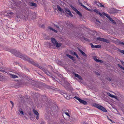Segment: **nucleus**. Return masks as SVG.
Instances as JSON below:
<instances>
[{
    "mask_svg": "<svg viewBox=\"0 0 124 124\" xmlns=\"http://www.w3.org/2000/svg\"><path fill=\"white\" fill-rule=\"evenodd\" d=\"M10 52L16 56L20 57L24 60L26 59V58H27V56H26L22 54L15 49L10 50Z\"/></svg>",
    "mask_w": 124,
    "mask_h": 124,
    "instance_id": "f257e3e1",
    "label": "nucleus"
},
{
    "mask_svg": "<svg viewBox=\"0 0 124 124\" xmlns=\"http://www.w3.org/2000/svg\"><path fill=\"white\" fill-rule=\"evenodd\" d=\"M93 106L97 108L99 110L102 111L103 112H107V111L106 109L102 106L99 105V104L94 103L93 104Z\"/></svg>",
    "mask_w": 124,
    "mask_h": 124,
    "instance_id": "f03ea898",
    "label": "nucleus"
},
{
    "mask_svg": "<svg viewBox=\"0 0 124 124\" xmlns=\"http://www.w3.org/2000/svg\"><path fill=\"white\" fill-rule=\"evenodd\" d=\"M108 11L110 13L114 14L118 13V10L114 8H111L108 9Z\"/></svg>",
    "mask_w": 124,
    "mask_h": 124,
    "instance_id": "7ed1b4c3",
    "label": "nucleus"
},
{
    "mask_svg": "<svg viewBox=\"0 0 124 124\" xmlns=\"http://www.w3.org/2000/svg\"><path fill=\"white\" fill-rule=\"evenodd\" d=\"M63 82L64 84L67 88L68 89L71 90H72L73 88L72 87L70 84L66 80L64 79Z\"/></svg>",
    "mask_w": 124,
    "mask_h": 124,
    "instance_id": "20e7f679",
    "label": "nucleus"
},
{
    "mask_svg": "<svg viewBox=\"0 0 124 124\" xmlns=\"http://www.w3.org/2000/svg\"><path fill=\"white\" fill-rule=\"evenodd\" d=\"M74 98L78 100L79 102L81 103H82L85 105H87V102L84 100H82L80 98L77 96H75Z\"/></svg>",
    "mask_w": 124,
    "mask_h": 124,
    "instance_id": "39448f33",
    "label": "nucleus"
},
{
    "mask_svg": "<svg viewBox=\"0 0 124 124\" xmlns=\"http://www.w3.org/2000/svg\"><path fill=\"white\" fill-rule=\"evenodd\" d=\"M13 14L14 13L13 12H9L8 11L4 12L3 15L6 16L7 17H11V16L13 15Z\"/></svg>",
    "mask_w": 124,
    "mask_h": 124,
    "instance_id": "423d86ee",
    "label": "nucleus"
},
{
    "mask_svg": "<svg viewBox=\"0 0 124 124\" xmlns=\"http://www.w3.org/2000/svg\"><path fill=\"white\" fill-rule=\"evenodd\" d=\"M26 59L24 60L28 61L31 64H32L33 65L36 66L38 64L34 62H33L32 60L31 59H30V58H28L27 56V58Z\"/></svg>",
    "mask_w": 124,
    "mask_h": 124,
    "instance_id": "0eeeda50",
    "label": "nucleus"
},
{
    "mask_svg": "<svg viewBox=\"0 0 124 124\" xmlns=\"http://www.w3.org/2000/svg\"><path fill=\"white\" fill-rule=\"evenodd\" d=\"M64 11L65 12V13H66L67 14L69 15L71 17H72L73 16V15H72L71 11L69 10V9L68 8H65L64 9Z\"/></svg>",
    "mask_w": 124,
    "mask_h": 124,
    "instance_id": "6e6552de",
    "label": "nucleus"
},
{
    "mask_svg": "<svg viewBox=\"0 0 124 124\" xmlns=\"http://www.w3.org/2000/svg\"><path fill=\"white\" fill-rule=\"evenodd\" d=\"M57 107V106H56ZM50 109H51V111L52 113H53L55 112L56 111V107L55 106H53L50 107Z\"/></svg>",
    "mask_w": 124,
    "mask_h": 124,
    "instance_id": "1a4fd4ad",
    "label": "nucleus"
},
{
    "mask_svg": "<svg viewBox=\"0 0 124 124\" xmlns=\"http://www.w3.org/2000/svg\"><path fill=\"white\" fill-rule=\"evenodd\" d=\"M50 108V107H47L46 108L45 113H47V114H49L50 113L51 115L53 116L52 113V112L51 111V109Z\"/></svg>",
    "mask_w": 124,
    "mask_h": 124,
    "instance_id": "9d476101",
    "label": "nucleus"
},
{
    "mask_svg": "<svg viewBox=\"0 0 124 124\" xmlns=\"http://www.w3.org/2000/svg\"><path fill=\"white\" fill-rule=\"evenodd\" d=\"M90 45L91 46V47L93 48H100L101 46L100 45L94 46L92 43H90Z\"/></svg>",
    "mask_w": 124,
    "mask_h": 124,
    "instance_id": "9b49d317",
    "label": "nucleus"
},
{
    "mask_svg": "<svg viewBox=\"0 0 124 124\" xmlns=\"http://www.w3.org/2000/svg\"><path fill=\"white\" fill-rule=\"evenodd\" d=\"M53 44L57 47H59L62 45V44L61 43H58L57 41L54 43Z\"/></svg>",
    "mask_w": 124,
    "mask_h": 124,
    "instance_id": "f8f14e48",
    "label": "nucleus"
},
{
    "mask_svg": "<svg viewBox=\"0 0 124 124\" xmlns=\"http://www.w3.org/2000/svg\"><path fill=\"white\" fill-rule=\"evenodd\" d=\"M33 112L37 116L36 119L38 120L39 119V113L36 110L33 109Z\"/></svg>",
    "mask_w": 124,
    "mask_h": 124,
    "instance_id": "ddd939ff",
    "label": "nucleus"
},
{
    "mask_svg": "<svg viewBox=\"0 0 124 124\" xmlns=\"http://www.w3.org/2000/svg\"><path fill=\"white\" fill-rule=\"evenodd\" d=\"M30 16L31 19L33 20L36 18V13L34 12L32 13H31Z\"/></svg>",
    "mask_w": 124,
    "mask_h": 124,
    "instance_id": "4468645a",
    "label": "nucleus"
},
{
    "mask_svg": "<svg viewBox=\"0 0 124 124\" xmlns=\"http://www.w3.org/2000/svg\"><path fill=\"white\" fill-rule=\"evenodd\" d=\"M57 8L58 10L60 11L62 13H63L64 14L65 13L64 10H63L59 5H57Z\"/></svg>",
    "mask_w": 124,
    "mask_h": 124,
    "instance_id": "2eb2a0df",
    "label": "nucleus"
},
{
    "mask_svg": "<svg viewBox=\"0 0 124 124\" xmlns=\"http://www.w3.org/2000/svg\"><path fill=\"white\" fill-rule=\"evenodd\" d=\"M93 10L94 12H96V14L99 15L101 16L102 17L103 16L101 14L99 11L97 10L96 9H94Z\"/></svg>",
    "mask_w": 124,
    "mask_h": 124,
    "instance_id": "dca6fc26",
    "label": "nucleus"
},
{
    "mask_svg": "<svg viewBox=\"0 0 124 124\" xmlns=\"http://www.w3.org/2000/svg\"><path fill=\"white\" fill-rule=\"evenodd\" d=\"M78 49L84 56L86 57H87V55L86 54L81 50L79 48H78Z\"/></svg>",
    "mask_w": 124,
    "mask_h": 124,
    "instance_id": "f3484780",
    "label": "nucleus"
},
{
    "mask_svg": "<svg viewBox=\"0 0 124 124\" xmlns=\"http://www.w3.org/2000/svg\"><path fill=\"white\" fill-rule=\"evenodd\" d=\"M75 77H77L80 80H82L83 79L82 77L79 75L77 74H75Z\"/></svg>",
    "mask_w": 124,
    "mask_h": 124,
    "instance_id": "a211bd4d",
    "label": "nucleus"
},
{
    "mask_svg": "<svg viewBox=\"0 0 124 124\" xmlns=\"http://www.w3.org/2000/svg\"><path fill=\"white\" fill-rule=\"evenodd\" d=\"M29 5L30 6L36 7L37 6V4L35 3L34 2H30Z\"/></svg>",
    "mask_w": 124,
    "mask_h": 124,
    "instance_id": "6ab92c4d",
    "label": "nucleus"
},
{
    "mask_svg": "<svg viewBox=\"0 0 124 124\" xmlns=\"http://www.w3.org/2000/svg\"><path fill=\"white\" fill-rule=\"evenodd\" d=\"M97 5L98 6L100 7H103L104 8L105 6L103 5H102V4L99 2H98L97 3Z\"/></svg>",
    "mask_w": 124,
    "mask_h": 124,
    "instance_id": "aec40b11",
    "label": "nucleus"
},
{
    "mask_svg": "<svg viewBox=\"0 0 124 124\" xmlns=\"http://www.w3.org/2000/svg\"><path fill=\"white\" fill-rule=\"evenodd\" d=\"M45 118L46 119H48V120H49L50 119V117L49 115L46 114L45 116Z\"/></svg>",
    "mask_w": 124,
    "mask_h": 124,
    "instance_id": "412c9836",
    "label": "nucleus"
},
{
    "mask_svg": "<svg viewBox=\"0 0 124 124\" xmlns=\"http://www.w3.org/2000/svg\"><path fill=\"white\" fill-rule=\"evenodd\" d=\"M102 41L105 42L107 43H110V41L109 40L104 38H103Z\"/></svg>",
    "mask_w": 124,
    "mask_h": 124,
    "instance_id": "4be33fe9",
    "label": "nucleus"
},
{
    "mask_svg": "<svg viewBox=\"0 0 124 124\" xmlns=\"http://www.w3.org/2000/svg\"><path fill=\"white\" fill-rule=\"evenodd\" d=\"M10 76L11 77L13 78H18V77L17 76L13 74H10Z\"/></svg>",
    "mask_w": 124,
    "mask_h": 124,
    "instance_id": "5701e85b",
    "label": "nucleus"
},
{
    "mask_svg": "<svg viewBox=\"0 0 124 124\" xmlns=\"http://www.w3.org/2000/svg\"><path fill=\"white\" fill-rule=\"evenodd\" d=\"M51 39L52 42L53 44L57 41L56 40L53 38H51Z\"/></svg>",
    "mask_w": 124,
    "mask_h": 124,
    "instance_id": "b1692460",
    "label": "nucleus"
},
{
    "mask_svg": "<svg viewBox=\"0 0 124 124\" xmlns=\"http://www.w3.org/2000/svg\"><path fill=\"white\" fill-rule=\"evenodd\" d=\"M76 13L81 17H82V14L79 11H78V10L76 12Z\"/></svg>",
    "mask_w": 124,
    "mask_h": 124,
    "instance_id": "393cba45",
    "label": "nucleus"
},
{
    "mask_svg": "<svg viewBox=\"0 0 124 124\" xmlns=\"http://www.w3.org/2000/svg\"><path fill=\"white\" fill-rule=\"evenodd\" d=\"M35 116L33 114L30 116V118L31 120H32V119L34 120V119H35Z\"/></svg>",
    "mask_w": 124,
    "mask_h": 124,
    "instance_id": "a878e982",
    "label": "nucleus"
},
{
    "mask_svg": "<svg viewBox=\"0 0 124 124\" xmlns=\"http://www.w3.org/2000/svg\"><path fill=\"white\" fill-rule=\"evenodd\" d=\"M71 8L73 9L74 11H75L76 12L78 10L75 7H74L72 6L71 5L70 6Z\"/></svg>",
    "mask_w": 124,
    "mask_h": 124,
    "instance_id": "bb28decb",
    "label": "nucleus"
},
{
    "mask_svg": "<svg viewBox=\"0 0 124 124\" xmlns=\"http://www.w3.org/2000/svg\"><path fill=\"white\" fill-rule=\"evenodd\" d=\"M47 46V47H48L49 48H51V46H52V44L49 43H47L46 44Z\"/></svg>",
    "mask_w": 124,
    "mask_h": 124,
    "instance_id": "cd10ccee",
    "label": "nucleus"
},
{
    "mask_svg": "<svg viewBox=\"0 0 124 124\" xmlns=\"http://www.w3.org/2000/svg\"><path fill=\"white\" fill-rule=\"evenodd\" d=\"M82 7H83L85 9L87 10V11H91V10L90 9H88V8H87L86 7H85V6L84 5H83Z\"/></svg>",
    "mask_w": 124,
    "mask_h": 124,
    "instance_id": "c85d7f7f",
    "label": "nucleus"
},
{
    "mask_svg": "<svg viewBox=\"0 0 124 124\" xmlns=\"http://www.w3.org/2000/svg\"><path fill=\"white\" fill-rule=\"evenodd\" d=\"M102 14L104 16H106L107 18H108L109 16L108 14H106L105 13L103 12L102 13Z\"/></svg>",
    "mask_w": 124,
    "mask_h": 124,
    "instance_id": "c756f323",
    "label": "nucleus"
},
{
    "mask_svg": "<svg viewBox=\"0 0 124 124\" xmlns=\"http://www.w3.org/2000/svg\"><path fill=\"white\" fill-rule=\"evenodd\" d=\"M103 38L100 37H98L97 38V40L102 41H103Z\"/></svg>",
    "mask_w": 124,
    "mask_h": 124,
    "instance_id": "7c9ffc66",
    "label": "nucleus"
},
{
    "mask_svg": "<svg viewBox=\"0 0 124 124\" xmlns=\"http://www.w3.org/2000/svg\"><path fill=\"white\" fill-rule=\"evenodd\" d=\"M110 21H111L113 23H114V24H116V22H115V21L114 20H113L112 18L110 20Z\"/></svg>",
    "mask_w": 124,
    "mask_h": 124,
    "instance_id": "2f4dec72",
    "label": "nucleus"
},
{
    "mask_svg": "<svg viewBox=\"0 0 124 124\" xmlns=\"http://www.w3.org/2000/svg\"><path fill=\"white\" fill-rule=\"evenodd\" d=\"M43 71L45 73V74H47V72H48V70L47 69L44 68L43 70Z\"/></svg>",
    "mask_w": 124,
    "mask_h": 124,
    "instance_id": "473e14b6",
    "label": "nucleus"
},
{
    "mask_svg": "<svg viewBox=\"0 0 124 124\" xmlns=\"http://www.w3.org/2000/svg\"><path fill=\"white\" fill-rule=\"evenodd\" d=\"M66 55L67 57H68L71 59L73 58L72 56L68 54H66Z\"/></svg>",
    "mask_w": 124,
    "mask_h": 124,
    "instance_id": "72a5a7b5",
    "label": "nucleus"
},
{
    "mask_svg": "<svg viewBox=\"0 0 124 124\" xmlns=\"http://www.w3.org/2000/svg\"><path fill=\"white\" fill-rule=\"evenodd\" d=\"M106 79L108 80V81H109L110 82L111 81V79H110V78L108 76L107 77H106Z\"/></svg>",
    "mask_w": 124,
    "mask_h": 124,
    "instance_id": "f704fd0d",
    "label": "nucleus"
},
{
    "mask_svg": "<svg viewBox=\"0 0 124 124\" xmlns=\"http://www.w3.org/2000/svg\"><path fill=\"white\" fill-rule=\"evenodd\" d=\"M47 73V74H46L48 76H50V77L51 76H52V73L51 72H50L48 71Z\"/></svg>",
    "mask_w": 124,
    "mask_h": 124,
    "instance_id": "c9c22d12",
    "label": "nucleus"
},
{
    "mask_svg": "<svg viewBox=\"0 0 124 124\" xmlns=\"http://www.w3.org/2000/svg\"><path fill=\"white\" fill-rule=\"evenodd\" d=\"M117 66L121 69H122L123 70H124V67L121 66L120 64H117Z\"/></svg>",
    "mask_w": 124,
    "mask_h": 124,
    "instance_id": "e433bc0d",
    "label": "nucleus"
},
{
    "mask_svg": "<svg viewBox=\"0 0 124 124\" xmlns=\"http://www.w3.org/2000/svg\"><path fill=\"white\" fill-rule=\"evenodd\" d=\"M118 43L119 44L123 45L124 46V43L121 41H118Z\"/></svg>",
    "mask_w": 124,
    "mask_h": 124,
    "instance_id": "4c0bfd02",
    "label": "nucleus"
},
{
    "mask_svg": "<svg viewBox=\"0 0 124 124\" xmlns=\"http://www.w3.org/2000/svg\"><path fill=\"white\" fill-rule=\"evenodd\" d=\"M119 51L122 53L124 55V50H121L120 49L119 50Z\"/></svg>",
    "mask_w": 124,
    "mask_h": 124,
    "instance_id": "58836bf2",
    "label": "nucleus"
},
{
    "mask_svg": "<svg viewBox=\"0 0 124 124\" xmlns=\"http://www.w3.org/2000/svg\"><path fill=\"white\" fill-rule=\"evenodd\" d=\"M10 103L12 105V107L11 108V109H12V108H13L14 106V104L13 103V102L11 101H10Z\"/></svg>",
    "mask_w": 124,
    "mask_h": 124,
    "instance_id": "ea45409f",
    "label": "nucleus"
},
{
    "mask_svg": "<svg viewBox=\"0 0 124 124\" xmlns=\"http://www.w3.org/2000/svg\"><path fill=\"white\" fill-rule=\"evenodd\" d=\"M94 59L96 62H98L99 60V59H97L96 58V57H94Z\"/></svg>",
    "mask_w": 124,
    "mask_h": 124,
    "instance_id": "a19ab883",
    "label": "nucleus"
},
{
    "mask_svg": "<svg viewBox=\"0 0 124 124\" xmlns=\"http://www.w3.org/2000/svg\"><path fill=\"white\" fill-rule=\"evenodd\" d=\"M68 93H67L66 92L64 94H63V95L66 98V96H67L68 95Z\"/></svg>",
    "mask_w": 124,
    "mask_h": 124,
    "instance_id": "79ce46f5",
    "label": "nucleus"
},
{
    "mask_svg": "<svg viewBox=\"0 0 124 124\" xmlns=\"http://www.w3.org/2000/svg\"><path fill=\"white\" fill-rule=\"evenodd\" d=\"M68 95L66 97V98L67 100H69L70 99V95L68 94Z\"/></svg>",
    "mask_w": 124,
    "mask_h": 124,
    "instance_id": "37998d69",
    "label": "nucleus"
},
{
    "mask_svg": "<svg viewBox=\"0 0 124 124\" xmlns=\"http://www.w3.org/2000/svg\"><path fill=\"white\" fill-rule=\"evenodd\" d=\"M71 54L72 55L76 56L77 54L75 52L73 53L72 52L71 53Z\"/></svg>",
    "mask_w": 124,
    "mask_h": 124,
    "instance_id": "c03bdc74",
    "label": "nucleus"
},
{
    "mask_svg": "<svg viewBox=\"0 0 124 124\" xmlns=\"http://www.w3.org/2000/svg\"><path fill=\"white\" fill-rule=\"evenodd\" d=\"M47 88L48 89H54V87H52V86L50 87L49 86H47Z\"/></svg>",
    "mask_w": 124,
    "mask_h": 124,
    "instance_id": "a18cd8bd",
    "label": "nucleus"
},
{
    "mask_svg": "<svg viewBox=\"0 0 124 124\" xmlns=\"http://www.w3.org/2000/svg\"><path fill=\"white\" fill-rule=\"evenodd\" d=\"M66 92L64 91H62L60 92L63 95V94H64Z\"/></svg>",
    "mask_w": 124,
    "mask_h": 124,
    "instance_id": "49530a36",
    "label": "nucleus"
},
{
    "mask_svg": "<svg viewBox=\"0 0 124 124\" xmlns=\"http://www.w3.org/2000/svg\"><path fill=\"white\" fill-rule=\"evenodd\" d=\"M48 28L49 29H50V30L53 31V29L52 27H51L50 26H48Z\"/></svg>",
    "mask_w": 124,
    "mask_h": 124,
    "instance_id": "de8ad7c7",
    "label": "nucleus"
},
{
    "mask_svg": "<svg viewBox=\"0 0 124 124\" xmlns=\"http://www.w3.org/2000/svg\"><path fill=\"white\" fill-rule=\"evenodd\" d=\"M26 16H23V17L24 19H25V21L27 20L28 19L27 17H26Z\"/></svg>",
    "mask_w": 124,
    "mask_h": 124,
    "instance_id": "09e8293b",
    "label": "nucleus"
},
{
    "mask_svg": "<svg viewBox=\"0 0 124 124\" xmlns=\"http://www.w3.org/2000/svg\"><path fill=\"white\" fill-rule=\"evenodd\" d=\"M65 113L67 116H68L69 117V118L70 117V115L67 112H66Z\"/></svg>",
    "mask_w": 124,
    "mask_h": 124,
    "instance_id": "8fccbe9b",
    "label": "nucleus"
},
{
    "mask_svg": "<svg viewBox=\"0 0 124 124\" xmlns=\"http://www.w3.org/2000/svg\"><path fill=\"white\" fill-rule=\"evenodd\" d=\"M95 74H96V75H97L98 76H99L100 75V74L99 73H98L96 71H95Z\"/></svg>",
    "mask_w": 124,
    "mask_h": 124,
    "instance_id": "3c124183",
    "label": "nucleus"
},
{
    "mask_svg": "<svg viewBox=\"0 0 124 124\" xmlns=\"http://www.w3.org/2000/svg\"><path fill=\"white\" fill-rule=\"evenodd\" d=\"M73 61H74V62H74L75 61H76V59L75 58H74V57L73 56V58L71 59Z\"/></svg>",
    "mask_w": 124,
    "mask_h": 124,
    "instance_id": "603ef678",
    "label": "nucleus"
},
{
    "mask_svg": "<svg viewBox=\"0 0 124 124\" xmlns=\"http://www.w3.org/2000/svg\"><path fill=\"white\" fill-rule=\"evenodd\" d=\"M108 120H109L110 121H111V122L112 123H115L114 121L113 120H111L110 119H109L108 117Z\"/></svg>",
    "mask_w": 124,
    "mask_h": 124,
    "instance_id": "864d4df0",
    "label": "nucleus"
},
{
    "mask_svg": "<svg viewBox=\"0 0 124 124\" xmlns=\"http://www.w3.org/2000/svg\"><path fill=\"white\" fill-rule=\"evenodd\" d=\"M56 81H57L58 82H59L60 81L61 82L60 80L58 78H55V80Z\"/></svg>",
    "mask_w": 124,
    "mask_h": 124,
    "instance_id": "5fc2aeb1",
    "label": "nucleus"
},
{
    "mask_svg": "<svg viewBox=\"0 0 124 124\" xmlns=\"http://www.w3.org/2000/svg\"><path fill=\"white\" fill-rule=\"evenodd\" d=\"M21 109L20 108L19 111H20V113L23 114V113H24L23 112V111H21L20 110Z\"/></svg>",
    "mask_w": 124,
    "mask_h": 124,
    "instance_id": "6e6d98bb",
    "label": "nucleus"
},
{
    "mask_svg": "<svg viewBox=\"0 0 124 124\" xmlns=\"http://www.w3.org/2000/svg\"><path fill=\"white\" fill-rule=\"evenodd\" d=\"M51 78H53V79L54 80H55V78H56L55 77V76H51Z\"/></svg>",
    "mask_w": 124,
    "mask_h": 124,
    "instance_id": "4d7b16f0",
    "label": "nucleus"
},
{
    "mask_svg": "<svg viewBox=\"0 0 124 124\" xmlns=\"http://www.w3.org/2000/svg\"><path fill=\"white\" fill-rule=\"evenodd\" d=\"M112 97L115 99H116L117 98V96L115 95H113L112 96Z\"/></svg>",
    "mask_w": 124,
    "mask_h": 124,
    "instance_id": "13d9d810",
    "label": "nucleus"
},
{
    "mask_svg": "<svg viewBox=\"0 0 124 124\" xmlns=\"http://www.w3.org/2000/svg\"><path fill=\"white\" fill-rule=\"evenodd\" d=\"M54 26H55L56 27V28H57L58 29H59V26L56 25H55V24H54Z\"/></svg>",
    "mask_w": 124,
    "mask_h": 124,
    "instance_id": "bf43d9fd",
    "label": "nucleus"
},
{
    "mask_svg": "<svg viewBox=\"0 0 124 124\" xmlns=\"http://www.w3.org/2000/svg\"><path fill=\"white\" fill-rule=\"evenodd\" d=\"M84 39L86 41H88L89 40L87 38H85V37H83Z\"/></svg>",
    "mask_w": 124,
    "mask_h": 124,
    "instance_id": "052dcab7",
    "label": "nucleus"
},
{
    "mask_svg": "<svg viewBox=\"0 0 124 124\" xmlns=\"http://www.w3.org/2000/svg\"><path fill=\"white\" fill-rule=\"evenodd\" d=\"M108 95L110 97H112V96L113 95L112 94H110V93H108Z\"/></svg>",
    "mask_w": 124,
    "mask_h": 124,
    "instance_id": "680f3d73",
    "label": "nucleus"
},
{
    "mask_svg": "<svg viewBox=\"0 0 124 124\" xmlns=\"http://www.w3.org/2000/svg\"><path fill=\"white\" fill-rule=\"evenodd\" d=\"M15 63L16 64V65H17L19 66H20V64L17 62H15Z\"/></svg>",
    "mask_w": 124,
    "mask_h": 124,
    "instance_id": "e2e57ef3",
    "label": "nucleus"
},
{
    "mask_svg": "<svg viewBox=\"0 0 124 124\" xmlns=\"http://www.w3.org/2000/svg\"><path fill=\"white\" fill-rule=\"evenodd\" d=\"M45 27V25L44 24L42 25L41 26V28H44Z\"/></svg>",
    "mask_w": 124,
    "mask_h": 124,
    "instance_id": "0e129e2a",
    "label": "nucleus"
},
{
    "mask_svg": "<svg viewBox=\"0 0 124 124\" xmlns=\"http://www.w3.org/2000/svg\"><path fill=\"white\" fill-rule=\"evenodd\" d=\"M53 31H54V32L55 33H57V30L53 29Z\"/></svg>",
    "mask_w": 124,
    "mask_h": 124,
    "instance_id": "69168bd1",
    "label": "nucleus"
},
{
    "mask_svg": "<svg viewBox=\"0 0 124 124\" xmlns=\"http://www.w3.org/2000/svg\"><path fill=\"white\" fill-rule=\"evenodd\" d=\"M120 62H121V63H122V64L124 66V62L122 61H121V60H120Z\"/></svg>",
    "mask_w": 124,
    "mask_h": 124,
    "instance_id": "338daca9",
    "label": "nucleus"
},
{
    "mask_svg": "<svg viewBox=\"0 0 124 124\" xmlns=\"http://www.w3.org/2000/svg\"><path fill=\"white\" fill-rule=\"evenodd\" d=\"M19 37L21 39H23V36L21 35H19Z\"/></svg>",
    "mask_w": 124,
    "mask_h": 124,
    "instance_id": "774afa93",
    "label": "nucleus"
}]
</instances>
